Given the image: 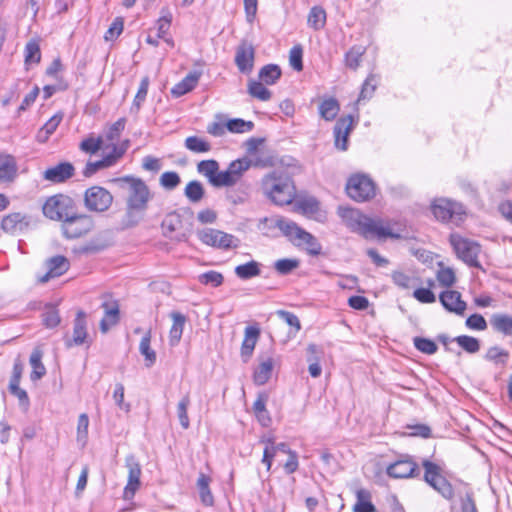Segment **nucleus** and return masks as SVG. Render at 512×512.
Here are the masks:
<instances>
[{
	"label": "nucleus",
	"mask_w": 512,
	"mask_h": 512,
	"mask_svg": "<svg viewBox=\"0 0 512 512\" xmlns=\"http://www.w3.org/2000/svg\"><path fill=\"white\" fill-rule=\"evenodd\" d=\"M112 182L125 195V214L122 220L124 228L137 226L145 217L153 193L144 180L127 175L112 179Z\"/></svg>",
	"instance_id": "obj_1"
},
{
	"label": "nucleus",
	"mask_w": 512,
	"mask_h": 512,
	"mask_svg": "<svg viewBox=\"0 0 512 512\" xmlns=\"http://www.w3.org/2000/svg\"><path fill=\"white\" fill-rule=\"evenodd\" d=\"M266 194L276 205H288L293 201L295 188L289 178H276L275 174L263 179Z\"/></svg>",
	"instance_id": "obj_2"
},
{
	"label": "nucleus",
	"mask_w": 512,
	"mask_h": 512,
	"mask_svg": "<svg viewBox=\"0 0 512 512\" xmlns=\"http://www.w3.org/2000/svg\"><path fill=\"white\" fill-rule=\"evenodd\" d=\"M431 212L434 217L443 223H452L456 226L463 222L466 215L464 206L447 198H437L431 203Z\"/></svg>",
	"instance_id": "obj_3"
},
{
	"label": "nucleus",
	"mask_w": 512,
	"mask_h": 512,
	"mask_svg": "<svg viewBox=\"0 0 512 512\" xmlns=\"http://www.w3.org/2000/svg\"><path fill=\"white\" fill-rule=\"evenodd\" d=\"M449 242L457 257L470 267L480 268L481 264L478 256L481 252V246L468 238H464L457 233H452Z\"/></svg>",
	"instance_id": "obj_4"
},
{
	"label": "nucleus",
	"mask_w": 512,
	"mask_h": 512,
	"mask_svg": "<svg viewBox=\"0 0 512 512\" xmlns=\"http://www.w3.org/2000/svg\"><path fill=\"white\" fill-rule=\"evenodd\" d=\"M76 209L74 200L66 195L49 197L42 206L43 214L54 221L63 222Z\"/></svg>",
	"instance_id": "obj_5"
},
{
	"label": "nucleus",
	"mask_w": 512,
	"mask_h": 512,
	"mask_svg": "<svg viewBox=\"0 0 512 512\" xmlns=\"http://www.w3.org/2000/svg\"><path fill=\"white\" fill-rule=\"evenodd\" d=\"M346 191L351 199L357 202H365L375 196L376 187L368 175L358 173L348 179Z\"/></svg>",
	"instance_id": "obj_6"
},
{
	"label": "nucleus",
	"mask_w": 512,
	"mask_h": 512,
	"mask_svg": "<svg viewBox=\"0 0 512 512\" xmlns=\"http://www.w3.org/2000/svg\"><path fill=\"white\" fill-rule=\"evenodd\" d=\"M94 221L91 216L79 214L77 208L71 213L61 225L62 233L67 239L79 238L92 230Z\"/></svg>",
	"instance_id": "obj_7"
},
{
	"label": "nucleus",
	"mask_w": 512,
	"mask_h": 512,
	"mask_svg": "<svg viewBox=\"0 0 512 512\" xmlns=\"http://www.w3.org/2000/svg\"><path fill=\"white\" fill-rule=\"evenodd\" d=\"M112 203L113 195L104 187L92 186L84 193V206L90 212H105Z\"/></svg>",
	"instance_id": "obj_8"
},
{
	"label": "nucleus",
	"mask_w": 512,
	"mask_h": 512,
	"mask_svg": "<svg viewBox=\"0 0 512 512\" xmlns=\"http://www.w3.org/2000/svg\"><path fill=\"white\" fill-rule=\"evenodd\" d=\"M198 237L202 243L223 250L237 248L240 243L234 235L213 228L199 231Z\"/></svg>",
	"instance_id": "obj_9"
},
{
	"label": "nucleus",
	"mask_w": 512,
	"mask_h": 512,
	"mask_svg": "<svg viewBox=\"0 0 512 512\" xmlns=\"http://www.w3.org/2000/svg\"><path fill=\"white\" fill-rule=\"evenodd\" d=\"M359 232L365 238H386L398 237L393 234L389 226H385L381 220L372 219L369 217H362L357 222Z\"/></svg>",
	"instance_id": "obj_10"
},
{
	"label": "nucleus",
	"mask_w": 512,
	"mask_h": 512,
	"mask_svg": "<svg viewBox=\"0 0 512 512\" xmlns=\"http://www.w3.org/2000/svg\"><path fill=\"white\" fill-rule=\"evenodd\" d=\"M249 169L248 156L230 162L227 169L221 171L222 187L235 186Z\"/></svg>",
	"instance_id": "obj_11"
},
{
	"label": "nucleus",
	"mask_w": 512,
	"mask_h": 512,
	"mask_svg": "<svg viewBox=\"0 0 512 512\" xmlns=\"http://www.w3.org/2000/svg\"><path fill=\"white\" fill-rule=\"evenodd\" d=\"M386 472L388 476L396 479L412 478L419 475L418 465L408 456L401 457L390 464Z\"/></svg>",
	"instance_id": "obj_12"
},
{
	"label": "nucleus",
	"mask_w": 512,
	"mask_h": 512,
	"mask_svg": "<svg viewBox=\"0 0 512 512\" xmlns=\"http://www.w3.org/2000/svg\"><path fill=\"white\" fill-rule=\"evenodd\" d=\"M255 49L248 41H242L235 54V64L239 71L244 74L252 72L254 67Z\"/></svg>",
	"instance_id": "obj_13"
},
{
	"label": "nucleus",
	"mask_w": 512,
	"mask_h": 512,
	"mask_svg": "<svg viewBox=\"0 0 512 512\" xmlns=\"http://www.w3.org/2000/svg\"><path fill=\"white\" fill-rule=\"evenodd\" d=\"M355 121L352 115L341 117L337 120L334 128L335 146L341 151H346L348 148V137L354 127Z\"/></svg>",
	"instance_id": "obj_14"
},
{
	"label": "nucleus",
	"mask_w": 512,
	"mask_h": 512,
	"mask_svg": "<svg viewBox=\"0 0 512 512\" xmlns=\"http://www.w3.org/2000/svg\"><path fill=\"white\" fill-rule=\"evenodd\" d=\"M88 338L86 314L78 311L73 323V335L71 338L64 339L66 348L81 346L86 343Z\"/></svg>",
	"instance_id": "obj_15"
},
{
	"label": "nucleus",
	"mask_w": 512,
	"mask_h": 512,
	"mask_svg": "<svg viewBox=\"0 0 512 512\" xmlns=\"http://www.w3.org/2000/svg\"><path fill=\"white\" fill-rule=\"evenodd\" d=\"M45 266L47 271L44 275L39 276L40 283H47L53 278H57L66 273L70 267L68 259L63 255H56L46 260Z\"/></svg>",
	"instance_id": "obj_16"
},
{
	"label": "nucleus",
	"mask_w": 512,
	"mask_h": 512,
	"mask_svg": "<svg viewBox=\"0 0 512 512\" xmlns=\"http://www.w3.org/2000/svg\"><path fill=\"white\" fill-rule=\"evenodd\" d=\"M30 217L20 212L10 213L3 217L1 228L4 232L17 235L28 229Z\"/></svg>",
	"instance_id": "obj_17"
},
{
	"label": "nucleus",
	"mask_w": 512,
	"mask_h": 512,
	"mask_svg": "<svg viewBox=\"0 0 512 512\" xmlns=\"http://www.w3.org/2000/svg\"><path fill=\"white\" fill-rule=\"evenodd\" d=\"M126 467L128 468V482L124 488V498L130 499L140 486L141 468L133 456L126 458Z\"/></svg>",
	"instance_id": "obj_18"
},
{
	"label": "nucleus",
	"mask_w": 512,
	"mask_h": 512,
	"mask_svg": "<svg viewBox=\"0 0 512 512\" xmlns=\"http://www.w3.org/2000/svg\"><path fill=\"white\" fill-rule=\"evenodd\" d=\"M439 300L447 311L457 315H463L467 307L466 302L461 298V294L455 290L442 292L439 296Z\"/></svg>",
	"instance_id": "obj_19"
},
{
	"label": "nucleus",
	"mask_w": 512,
	"mask_h": 512,
	"mask_svg": "<svg viewBox=\"0 0 512 512\" xmlns=\"http://www.w3.org/2000/svg\"><path fill=\"white\" fill-rule=\"evenodd\" d=\"M74 166L69 162H61L55 166L47 168L43 173V178L53 183H62L74 175Z\"/></svg>",
	"instance_id": "obj_20"
},
{
	"label": "nucleus",
	"mask_w": 512,
	"mask_h": 512,
	"mask_svg": "<svg viewBox=\"0 0 512 512\" xmlns=\"http://www.w3.org/2000/svg\"><path fill=\"white\" fill-rule=\"evenodd\" d=\"M104 317L100 321V330L106 333L120 319L119 304L116 300H106L102 303Z\"/></svg>",
	"instance_id": "obj_21"
},
{
	"label": "nucleus",
	"mask_w": 512,
	"mask_h": 512,
	"mask_svg": "<svg viewBox=\"0 0 512 512\" xmlns=\"http://www.w3.org/2000/svg\"><path fill=\"white\" fill-rule=\"evenodd\" d=\"M199 174L208 178L210 184L214 187H222L221 171L219 163L214 159L202 160L197 164Z\"/></svg>",
	"instance_id": "obj_22"
},
{
	"label": "nucleus",
	"mask_w": 512,
	"mask_h": 512,
	"mask_svg": "<svg viewBox=\"0 0 512 512\" xmlns=\"http://www.w3.org/2000/svg\"><path fill=\"white\" fill-rule=\"evenodd\" d=\"M201 76V71L194 70L189 72L180 82L171 88V95L175 98H179L191 92L197 86Z\"/></svg>",
	"instance_id": "obj_23"
},
{
	"label": "nucleus",
	"mask_w": 512,
	"mask_h": 512,
	"mask_svg": "<svg viewBox=\"0 0 512 512\" xmlns=\"http://www.w3.org/2000/svg\"><path fill=\"white\" fill-rule=\"evenodd\" d=\"M17 162L14 156L0 153V183H11L17 177Z\"/></svg>",
	"instance_id": "obj_24"
},
{
	"label": "nucleus",
	"mask_w": 512,
	"mask_h": 512,
	"mask_svg": "<svg viewBox=\"0 0 512 512\" xmlns=\"http://www.w3.org/2000/svg\"><path fill=\"white\" fill-rule=\"evenodd\" d=\"M259 335V328L255 326H248L245 328L244 339L241 346V357L244 362H248V360L252 356Z\"/></svg>",
	"instance_id": "obj_25"
},
{
	"label": "nucleus",
	"mask_w": 512,
	"mask_h": 512,
	"mask_svg": "<svg viewBox=\"0 0 512 512\" xmlns=\"http://www.w3.org/2000/svg\"><path fill=\"white\" fill-rule=\"evenodd\" d=\"M182 225V216L178 212L173 211L168 213L161 223L163 235L173 239L172 234L178 232L182 228Z\"/></svg>",
	"instance_id": "obj_26"
},
{
	"label": "nucleus",
	"mask_w": 512,
	"mask_h": 512,
	"mask_svg": "<svg viewBox=\"0 0 512 512\" xmlns=\"http://www.w3.org/2000/svg\"><path fill=\"white\" fill-rule=\"evenodd\" d=\"M356 502L353 505V512H376V507L372 503L371 492L367 489L360 488L355 493Z\"/></svg>",
	"instance_id": "obj_27"
},
{
	"label": "nucleus",
	"mask_w": 512,
	"mask_h": 512,
	"mask_svg": "<svg viewBox=\"0 0 512 512\" xmlns=\"http://www.w3.org/2000/svg\"><path fill=\"white\" fill-rule=\"evenodd\" d=\"M170 317L173 324L169 332V343L171 346H176L181 340L186 317L180 312H172Z\"/></svg>",
	"instance_id": "obj_28"
},
{
	"label": "nucleus",
	"mask_w": 512,
	"mask_h": 512,
	"mask_svg": "<svg viewBox=\"0 0 512 512\" xmlns=\"http://www.w3.org/2000/svg\"><path fill=\"white\" fill-rule=\"evenodd\" d=\"M295 245L303 246L307 253L312 256H318L322 250V246L316 237L305 230L301 232L297 238V241L295 242Z\"/></svg>",
	"instance_id": "obj_29"
},
{
	"label": "nucleus",
	"mask_w": 512,
	"mask_h": 512,
	"mask_svg": "<svg viewBox=\"0 0 512 512\" xmlns=\"http://www.w3.org/2000/svg\"><path fill=\"white\" fill-rule=\"evenodd\" d=\"M492 328L506 336L512 335V316L505 313L493 314L490 318Z\"/></svg>",
	"instance_id": "obj_30"
},
{
	"label": "nucleus",
	"mask_w": 512,
	"mask_h": 512,
	"mask_svg": "<svg viewBox=\"0 0 512 512\" xmlns=\"http://www.w3.org/2000/svg\"><path fill=\"white\" fill-rule=\"evenodd\" d=\"M210 482L211 478L208 475L204 473L199 474L197 480V488L199 491L200 500L205 506L208 507L213 506L214 504V497L209 487Z\"/></svg>",
	"instance_id": "obj_31"
},
{
	"label": "nucleus",
	"mask_w": 512,
	"mask_h": 512,
	"mask_svg": "<svg viewBox=\"0 0 512 512\" xmlns=\"http://www.w3.org/2000/svg\"><path fill=\"white\" fill-rule=\"evenodd\" d=\"M340 111V105L336 98L324 99L319 105V114L326 121H332Z\"/></svg>",
	"instance_id": "obj_32"
},
{
	"label": "nucleus",
	"mask_w": 512,
	"mask_h": 512,
	"mask_svg": "<svg viewBox=\"0 0 512 512\" xmlns=\"http://www.w3.org/2000/svg\"><path fill=\"white\" fill-rule=\"evenodd\" d=\"M272 370L273 360L272 358H267L265 361L261 362L255 369L253 374L254 383L259 386L266 384L271 377Z\"/></svg>",
	"instance_id": "obj_33"
},
{
	"label": "nucleus",
	"mask_w": 512,
	"mask_h": 512,
	"mask_svg": "<svg viewBox=\"0 0 512 512\" xmlns=\"http://www.w3.org/2000/svg\"><path fill=\"white\" fill-rule=\"evenodd\" d=\"M63 119V114L57 113L53 115L38 131L37 140L41 143H44L48 140V138L55 132L59 124Z\"/></svg>",
	"instance_id": "obj_34"
},
{
	"label": "nucleus",
	"mask_w": 512,
	"mask_h": 512,
	"mask_svg": "<svg viewBox=\"0 0 512 512\" xmlns=\"http://www.w3.org/2000/svg\"><path fill=\"white\" fill-rule=\"evenodd\" d=\"M326 17V11L321 6H313L309 11L307 24L311 29L319 31L324 28Z\"/></svg>",
	"instance_id": "obj_35"
},
{
	"label": "nucleus",
	"mask_w": 512,
	"mask_h": 512,
	"mask_svg": "<svg viewBox=\"0 0 512 512\" xmlns=\"http://www.w3.org/2000/svg\"><path fill=\"white\" fill-rule=\"evenodd\" d=\"M261 264L255 260L235 267L236 276L242 280H248L261 274Z\"/></svg>",
	"instance_id": "obj_36"
},
{
	"label": "nucleus",
	"mask_w": 512,
	"mask_h": 512,
	"mask_svg": "<svg viewBox=\"0 0 512 512\" xmlns=\"http://www.w3.org/2000/svg\"><path fill=\"white\" fill-rule=\"evenodd\" d=\"M43 353L40 349H34L30 355V365L32 372L30 378L32 381L41 379L46 374V368L42 363Z\"/></svg>",
	"instance_id": "obj_37"
},
{
	"label": "nucleus",
	"mask_w": 512,
	"mask_h": 512,
	"mask_svg": "<svg viewBox=\"0 0 512 512\" xmlns=\"http://www.w3.org/2000/svg\"><path fill=\"white\" fill-rule=\"evenodd\" d=\"M509 351L499 346H492L488 348L484 355V359L493 363L494 365L506 366L509 360Z\"/></svg>",
	"instance_id": "obj_38"
},
{
	"label": "nucleus",
	"mask_w": 512,
	"mask_h": 512,
	"mask_svg": "<svg viewBox=\"0 0 512 512\" xmlns=\"http://www.w3.org/2000/svg\"><path fill=\"white\" fill-rule=\"evenodd\" d=\"M184 195L191 203H199L205 195L203 184L198 180H192L184 188Z\"/></svg>",
	"instance_id": "obj_39"
},
{
	"label": "nucleus",
	"mask_w": 512,
	"mask_h": 512,
	"mask_svg": "<svg viewBox=\"0 0 512 512\" xmlns=\"http://www.w3.org/2000/svg\"><path fill=\"white\" fill-rule=\"evenodd\" d=\"M276 226L281 230V232L287 236L294 243L297 241V238L304 230L299 227L295 222L281 218L277 220Z\"/></svg>",
	"instance_id": "obj_40"
},
{
	"label": "nucleus",
	"mask_w": 512,
	"mask_h": 512,
	"mask_svg": "<svg viewBox=\"0 0 512 512\" xmlns=\"http://www.w3.org/2000/svg\"><path fill=\"white\" fill-rule=\"evenodd\" d=\"M453 342H456L460 348L469 354H475L481 348L480 340L469 335H459L453 338Z\"/></svg>",
	"instance_id": "obj_41"
},
{
	"label": "nucleus",
	"mask_w": 512,
	"mask_h": 512,
	"mask_svg": "<svg viewBox=\"0 0 512 512\" xmlns=\"http://www.w3.org/2000/svg\"><path fill=\"white\" fill-rule=\"evenodd\" d=\"M151 343V331H147L142 337L139 345L140 353L145 357V363L147 367H151L156 362V353L150 346Z\"/></svg>",
	"instance_id": "obj_42"
},
{
	"label": "nucleus",
	"mask_w": 512,
	"mask_h": 512,
	"mask_svg": "<svg viewBox=\"0 0 512 512\" xmlns=\"http://www.w3.org/2000/svg\"><path fill=\"white\" fill-rule=\"evenodd\" d=\"M393 283L401 289H410L420 284V279L402 271H394L391 274Z\"/></svg>",
	"instance_id": "obj_43"
},
{
	"label": "nucleus",
	"mask_w": 512,
	"mask_h": 512,
	"mask_svg": "<svg viewBox=\"0 0 512 512\" xmlns=\"http://www.w3.org/2000/svg\"><path fill=\"white\" fill-rule=\"evenodd\" d=\"M281 77V69L276 64H267L259 71V78L267 85H273Z\"/></svg>",
	"instance_id": "obj_44"
},
{
	"label": "nucleus",
	"mask_w": 512,
	"mask_h": 512,
	"mask_svg": "<svg viewBox=\"0 0 512 512\" xmlns=\"http://www.w3.org/2000/svg\"><path fill=\"white\" fill-rule=\"evenodd\" d=\"M378 85V78L374 74H370L364 81L359 97L356 101V105H358L361 101L370 100Z\"/></svg>",
	"instance_id": "obj_45"
},
{
	"label": "nucleus",
	"mask_w": 512,
	"mask_h": 512,
	"mask_svg": "<svg viewBox=\"0 0 512 512\" xmlns=\"http://www.w3.org/2000/svg\"><path fill=\"white\" fill-rule=\"evenodd\" d=\"M250 186L241 184L236 188L227 191V199L234 205L243 204L249 198Z\"/></svg>",
	"instance_id": "obj_46"
},
{
	"label": "nucleus",
	"mask_w": 512,
	"mask_h": 512,
	"mask_svg": "<svg viewBox=\"0 0 512 512\" xmlns=\"http://www.w3.org/2000/svg\"><path fill=\"white\" fill-rule=\"evenodd\" d=\"M307 351L310 354V356L308 357V361L310 362L308 371L313 378H317L321 375L322 372V368L319 364L318 357V354L320 352L319 348L316 344H309Z\"/></svg>",
	"instance_id": "obj_47"
},
{
	"label": "nucleus",
	"mask_w": 512,
	"mask_h": 512,
	"mask_svg": "<svg viewBox=\"0 0 512 512\" xmlns=\"http://www.w3.org/2000/svg\"><path fill=\"white\" fill-rule=\"evenodd\" d=\"M248 93L261 101H268L271 98V92L262 82L250 80L248 83Z\"/></svg>",
	"instance_id": "obj_48"
},
{
	"label": "nucleus",
	"mask_w": 512,
	"mask_h": 512,
	"mask_svg": "<svg viewBox=\"0 0 512 512\" xmlns=\"http://www.w3.org/2000/svg\"><path fill=\"white\" fill-rule=\"evenodd\" d=\"M181 183L179 174L175 171H166L159 178V184L168 191L176 189Z\"/></svg>",
	"instance_id": "obj_49"
},
{
	"label": "nucleus",
	"mask_w": 512,
	"mask_h": 512,
	"mask_svg": "<svg viewBox=\"0 0 512 512\" xmlns=\"http://www.w3.org/2000/svg\"><path fill=\"white\" fill-rule=\"evenodd\" d=\"M185 147L195 153H206L211 150V145L197 136H189L185 139Z\"/></svg>",
	"instance_id": "obj_50"
},
{
	"label": "nucleus",
	"mask_w": 512,
	"mask_h": 512,
	"mask_svg": "<svg viewBox=\"0 0 512 512\" xmlns=\"http://www.w3.org/2000/svg\"><path fill=\"white\" fill-rule=\"evenodd\" d=\"M364 54V49L360 46H353L345 54V64L348 68L356 70L359 65L361 58Z\"/></svg>",
	"instance_id": "obj_51"
},
{
	"label": "nucleus",
	"mask_w": 512,
	"mask_h": 512,
	"mask_svg": "<svg viewBox=\"0 0 512 512\" xmlns=\"http://www.w3.org/2000/svg\"><path fill=\"white\" fill-rule=\"evenodd\" d=\"M198 281L202 285H210L212 287H219L224 282L222 273L214 270L204 272L198 276Z\"/></svg>",
	"instance_id": "obj_52"
},
{
	"label": "nucleus",
	"mask_w": 512,
	"mask_h": 512,
	"mask_svg": "<svg viewBox=\"0 0 512 512\" xmlns=\"http://www.w3.org/2000/svg\"><path fill=\"white\" fill-rule=\"evenodd\" d=\"M25 64H38L41 60L40 46L36 41H29L25 46Z\"/></svg>",
	"instance_id": "obj_53"
},
{
	"label": "nucleus",
	"mask_w": 512,
	"mask_h": 512,
	"mask_svg": "<svg viewBox=\"0 0 512 512\" xmlns=\"http://www.w3.org/2000/svg\"><path fill=\"white\" fill-rule=\"evenodd\" d=\"M189 405H190L189 395L183 396L177 405V416H178L181 427L185 430L188 429L190 426V421H189V417H188V413H187Z\"/></svg>",
	"instance_id": "obj_54"
},
{
	"label": "nucleus",
	"mask_w": 512,
	"mask_h": 512,
	"mask_svg": "<svg viewBox=\"0 0 512 512\" xmlns=\"http://www.w3.org/2000/svg\"><path fill=\"white\" fill-rule=\"evenodd\" d=\"M226 128L232 133H245L253 130L254 123L252 121L235 118L226 123Z\"/></svg>",
	"instance_id": "obj_55"
},
{
	"label": "nucleus",
	"mask_w": 512,
	"mask_h": 512,
	"mask_svg": "<svg viewBox=\"0 0 512 512\" xmlns=\"http://www.w3.org/2000/svg\"><path fill=\"white\" fill-rule=\"evenodd\" d=\"M422 466L425 470L424 481L427 484L432 485L437 480V478L442 476L440 473V467L437 464L425 459L422 462Z\"/></svg>",
	"instance_id": "obj_56"
},
{
	"label": "nucleus",
	"mask_w": 512,
	"mask_h": 512,
	"mask_svg": "<svg viewBox=\"0 0 512 512\" xmlns=\"http://www.w3.org/2000/svg\"><path fill=\"white\" fill-rule=\"evenodd\" d=\"M430 486L440 493L445 499L449 500L454 496V489L451 483L443 476L437 478V480Z\"/></svg>",
	"instance_id": "obj_57"
},
{
	"label": "nucleus",
	"mask_w": 512,
	"mask_h": 512,
	"mask_svg": "<svg viewBox=\"0 0 512 512\" xmlns=\"http://www.w3.org/2000/svg\"><path fill=\"white\" fill-rule=\"evenodd\" d=\"M413 344L417 350L427 355H433L438 350L434 341L424 337H415L413 339Z\"/></svg>",
	"instance_id": "obj_58"
},
{
	"label": "nucleus",
	"mask_w": 512,
	"mask_h": 512,
	"mask_svg": "<svg viewBox=\"0 0 512 512\" xmlns=\"http://www.w3.org/2000/svg\"><path fill=\"white\" fill-rule=\"evenodd\" d=\"M298 266L299 261L296 259L284 258L279 259L274 263V268L280 275H288Z\"/></svg>",
	"instance_id": "obj_59"
},
{
	"label": "nucleus",
	"mask_w": 512,
	"mask_h": 512,
	"mask_svg": "<svg viewBox=\"0 0 512 512\" xmlns=\"http://www.w3.org/2000/svg\"><path fill=\"white\" fill-rule=\"evenodd\" d=\"M437 280L443 287H451L456 281L455 273L450 267H442L437 272Z\"/></svg>",
	"instance_id": "obj_60"
},
{
	"label": "nucleus",
	"mask_w": 512,
	"mask_h": 512,
	"mask_svg": "<svg viewBox=\"0 0 512 512\" xmlns=\"http://www.w3.org/2000/svg\"><path fill=\"white\" fill-rule=\"evenodd\" d=\"M172 15L168 9L162 10V16L157 21V38H164L170 29Z\"/></svg>",
	"instance_id": "obj_61"
},
{
	"label": "nucleus",
	"mask_w": 512,
	"mask_h": 512,
	"mask_svg": "<svg viewBox=\"0 0 512 512\" xmlns=\"http://www.w3.org/2000/svg\"><path fill=\"white\" fill-rule=\"evenodd\" d=\"M303 49L301 45H295L291 48L289 53V63L291 67L296 71L303 70Z\"/></svg>",
	"instance_id": "obj_62"
},
{
	"label": "nucleus",
	"mask_w": 512,
	"mask_h": 512,
	"mask_svg": "<svg viewBox=\"0 0 512 512\" xmlns=\"http://www.w3.org/2000/svg\"><path fill=\"white\" fill-rule=\"evenodd\" d=\"M102 143L103 141L101 137H88L81 141L79 147L85 153L95 154L101 149Z\"/></svg>",
	"instance_id": "obj_63"
},
{
	"label": "nucleus",
	"mask_w": 512,
	"mask_h": 512,
	"mask_svg": "<svg viewBox=\"0 0 512 512\" xmlns=\"http://www.w3.org/2000/svg\"><path fill=\"white\" fill-rule=\"evenodd\" d=\"M465 325L470 330L484 331L487 329V322L481 314H472L466 321Z\"/></svg>",
	"instance_id": "obj_64"
}]
</instances>
